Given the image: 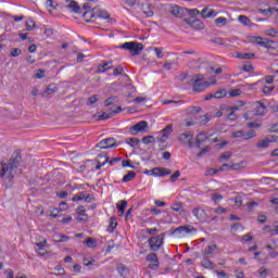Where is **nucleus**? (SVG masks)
I'll return each mask as SVG.
<instances>
[{
    "label": "nucleus",
    "mask_w": 278,
    "mask_h": 278,
    "mask_svg": "<svg viewBox=\"0 0 278 278\" xmlns=\"http://www.w3.org/2000/svg\"><path fill=\"white\" fill-rule=\"evenodd\" d=\"M21 162H23V156H21V151L16 150L11 155L8 163L1 162L0 179H7L8 186H12L18 168H21Z\"/></svg>",
    "instance_id": "1"
},
{
    "label": "nucleus",
    "mask_w": 278,
    "mask_h": 278,
    "mask_svg": "<svg viewBox=\"0 0 278 278\" xmlns=\"http://www.w3.org/2000/svg\"><path fill=\"white\" fill-rule=\"evenodd\" d=\"M190 84L192 86L193 92H203L210 86L216 85V80L208 83L205 81V76L203 74L193 75Z\"/></svg>",
    "instance_id": "2"
},
{
    "label": "nucleus",
    "mask_w": 278,
    "mask_h": 278,
    "mask_svg": "<svg viewBox=\"0 0 278 278\" xmlns=\"http://www.w3.org/2000/svg\"><path fill=\"white\" fill-rule=\"evenodd\" d=\"M119 49L129 51L131 55H140V52L144 49V45L137 41H129L119 46Z\"/></svg>",
    "instance_id": "3"
},
{
    "label": "nucleus",
    "mask_w": 278,
    "mask_h": 278,
    "mask_svg": "<svg viewBox=\"0 0 278 278\" xmlns=\"http://www.w3.org/2000/svg\"><path fill=\"white\" fill-rule=\"evenodd\" d=\"M88 14L90 15V18H94L96 16H98V18H110V13H108L106 10L103 9H99V8H93L92 10L86 11L83 14V18H86V16H88Z\"/></svg>",
    "instance_id": "4"
},
{
    "label": "nucleus",
    "mask_w": 278,
    "mask_h": 278,
    "mask_svg": "<svg viewBox=\"0 0 278 278\" xmlns=\"http://www.w3.org/2000/svg\"><path fill=\"white\" fill-rule=\"evenodd\" d=\"M121 112H123V108L121 106L111 108L108 112L96 114L93 118H96V121H108V118H112L115 114H121Z\"/></svg>",
    "instance_id": "5"
},
{
    "label": "nucleus",
    "mask_w": 278,
    "mask_h": 278,
    "mask_svg": "<svg viewBox=\"0 0 278 278\" xmlns=\"http://www.w3.org/2000/svg\"><path fill=\"white\" fill-rule=\"evenodd\" d=\"M254 42L260 45L261 47H265V49L275 50L277 48V42L262 37H254Z\"/></svg>",
    "instance_id": "6"
},
{
    "label": "nucleus",
    "mask_w": 278,
    "mask_h": 278,
    "mask_svg": "<svg viewBox=\"0 0 278 278\" xmlns=\"http://www.w3.org/2000/svg\"><path fill=\"white\" fill-rule=\"evenodd\" d=\"M257 136V132L254 129H251L250 131L244 130H237L231 134V138H241V140H251V138H255Z\"/></svg>",
    "instance_id": "7"
},
{
    "label": "nucleus",
    "mask_w": 278,
    "mask_h": 278,
    "mask_svg": "<svg viewBox=\"0 0 278 278\" xmlns=\"http://www.w3.org/2000/svg\"><path fill=\"white\" fill-rule=\"evenodd\" d=\"M162 244H164V233H161L156 237H151L149 239V245L152 251H157L162 248Z\"/></svg>",
    "instance_id": "8"
},
{
    "label": "nucleus",
    "mask_w": 278,
    "mask_h": 278,
    "mask_svg": "<svg viewBox=\"0 0 278 278\" xmlns=\"http://www.w3.org/2000/svg\"><path fill=\"white\" fill-rule=\"evenodd\" d=\"M147 129H149V123H147V121H141L129 128V134L136 136V134L147 131Z\"/></svg>",
    "instance_id": "9"
},
{
    "label": "nucleus",
    "mask_w": 278,
    "mask_h": 278,
    "mask_svg": "<svg viewBox=\"0 0 278 278\" xmlns=\"http://www.w3.org/2000/svg\"><path fill=\"white\" fill-rule=\"evenodd\" d=\"M173 124H168L164 129L161 130V136L157 137L159 142H166L170 134H173Z\"/></svg>",
    "instance_id": "10"
},
{
    "label": "nucleus",
    "mask_w": 278,
    "mask_h": 278,
    "mask_svg": "<svg viewBox=\"0 0 278 278\" xmlns=\"http://www.w3.org/2000/svg\"><path fill=\"white\" fill-rule=\"evenodd\" d=\"M147 262L151 263L149 265V268H151V270H157V268H160V260L157 258V254L155 253L148 254Z\"/></svg>",
    "instance_id": "11"
},
{
    "label": "nucleus",
    "mask_w": 278,
    "mask_h": 278,
    "mask_svg": "<svg viewBox=\"0 0 278 278\" xmlns=\"http://www.w3.org/2000/svg\"><path fill=\"white\" fill-rule=\"evenodd\" d=\"M112 147H116V140L114 138H108V139L101 140L96 146V149H112Z\"/></svg>",
    "instance_id": "12"
},
{
    "label": "nucleus",
    "mask_w": 278,
    "mask_h": 278,
    "mask_svg": "<svg viewBox=\"0 0 278 278\" xmlns=\"http://www.w3.org/2000/svg\"><path fill=\"white\" fill-rule=\"evenodd\" d=\"M147 173H151V175H154V177H166V175H170L173 170L168 168L154 167L152 170H148Z\"/></svg>",
    "instance_id": "13"
},
{
    "label": "nucleus",
    "mask_w": 278,
    "mask_h": 278,
    "mask_svg": "<svg viewBox=\"0 0 278 278\" xmlns=\"http://www.w3.org/2000/svg\"><path fill=\"white\" fill-rule=\"evenodd\" d=\"M278 137L277 136H270L269 138H265L256 143L257 149H268L270 147V142H277Z\"/></svg>",
    "instance_id": "14"
},
{
    "label": "nucleus",
    "mask_w": 278,
    "mask_h": 278,
    "mask_svg": "<svg viewBox=\"0 0 278 278\" xmlns=\"http://www.w3.org/2000/svg\"><path fill=\"white\" fill-rule=\"evenodd\" d=\"M170 14L177 18H184L186 16V9H180L179 5H174L169 9Z\"/></svg>",
    "instance_id": "15"
},
{
    "label": "nucleus",
    "mask_w": 278,
    "mask_h": 278,
    "mask_svg": "<svg viewBox=\"0 0 278 278\" xmlns=\"http://www.w3.org/2000/svg\"><path fill=\"white\" fill-rule=\"evenodd\" d=\"M181 232H185V233H192V232H197V228L194 227H188V226H179L178 228L174 229L172 231L173 235L175 233H181Z\"/></svg>",
    "instance_id": "16"
},
{
    "label": "nucleus",
    "mask_w": 278,
    "mask_h": 278,
    "mask_svg": "<svg viewBox=\"0 0 278 278\" xmlns=\"http://www.w3.org/2000/svg\"><path fill=\"white\" fill-rule=\"evenodd\" d=\"M76 214H78V216H84V218L81 217H77V222L78 223H87L88 220V214H86V208H84V206H78L76 208Z\"/></svg>",
    "instance_id": "17"
},
{
    "label": "nucleus",
    "mask_w": 278,
    "mask_h": 278,
    "mask_svg": "<svg viewBox=\"0 0 278 278\" xmlns=\"http://www.w3.org/2000/svg\"><path fill=\"white\" fill-rule=\"evenodd\" d=\"M201 55L199 53H194L193 59L188 61L189 68H197L201 64Z\"/></svg>",
    "instance_id": "18"
},
{
    "label": "nucleus",
    "mask_w": 278,
    "mask_h": 278,
    "mask_svg": "<svg viewBox=\"0 0 278 278\" xmlns=\"http://www.w3.org/2000/svg\"><path fill=\"white\" fill-rule=\"evenodd\" d=\"M207 140H210L207 132H200L195 139L197 148L201 149V144H203V142H207Z\"/></svg>",
    "instance_id": "19"
},
{
    "label": "nucleus",
    "mask_w": 278,
    "mask_h": 278,
    "mask_svg": "<svg viewBox=\"0 0 278 278\" xmlns=\"http://www.w3.org/2000/svg\"><path fill=\"white\" fill-rule=\"evenodd\" d=\"M266 104L262 102H256L255 104V115L256 116H264L266 114Z\"/></svg>",
    "instance_id": "20"
},
{
    "label": "nucleus",
    "mask_w": 278,
    "mask_h": 278,
    "mask_svg": "<svg viewBox=\"0 0 278 278\" xmlns=\"http://www.w3.org/2000/svg\"><path fill=\"white\" fill-rule=\"evenodd\" d=\"M201 266L203 268H207L208 270H214V268H216V264L214 262L210 261V257H207V256H203Z\"/></svg>",
    "instance_id": "21"
},
{
    "label": "nucleus",
    "mask_w": 278,
    "mask_h": 278,
    "mask_svg": "<svg viewBox=\"0 0 278 278\" xmlns=\"http://www.w3.org/2000/svg\"><path fill=\"white\" fill-rule=\"evenodd\" d=\"M67 3L66 8H68V10H73L76 14H81V7H79L77 1L70 0Z\"/></svg>",
    "instance_id": "22"
},
{
    "label": "nucleus",
    "mask_w": 278,
    "mask_h": 278,
    "mask_svg": "<svg viewBox=\"0 0 278 278\" xmlns=\"http://www.w3.org/2000/svg\"><path fill=\"white\" fill-rule=\"evenodd\" d=\"M55 92H58V86L55 84H50L41 93V97H49V94H55Z\"/></svg>",
    "instance_id": "23"
},
{
    "label": "nucleus",
    "mask_w": 278,
    "mask_h": 278,
    "mask_svg": "<svg viewBox=\"0 0 278 278\" xmlns=\"http://www.w3.org/2000/svg\"><path fill=\"white\" fill-rule=\"evenodd\" d=\"M216 249H218V247L216 244H211V245L206 247L202 252L203 257H212V255H214V251H216Z\"/></svg>",
    "instance_id": "24"
},
{
    "label": "nucleus",
    "mask_w": 278,
    "mask_h": 278,
    "mask_svg": "<svg viewBox=\"0 0 278 278\" xmlns=\"http://www.w3.org/2000/svg\"><path fill=\"white\" fill-rule=\"evenodd\" d=\"M179 142L182 144H188L192 140V134L190 132H182L178 137Z\"/></svg>",
    "instance_id": "25"
},
{
    "label": "nucleus",
    "mask_w": 278,
    "mask_h": 278,
    "mask_svg": "<svg viewBox=\"0 0 278 278\" xmlns=\"http://www.w3.org/2000/svg\"><path fill=\"white\" fill-rule=\"evenodd\" d=\"M192 214H193V216H195V218L198 220H205V211L204 210L195 207L192 210Z\"/></svg>",
    "instance_id": "26"
},
{
    "label": "nucleus",
    "mask_w": 278,
    "mask_h": 278,
    "mask_svg": "<svg viewBox=\"0 0 278 278\" xmlns=\"http://www.w3.org/2000/svg\"><path fill=\"white\" fill-rule=\"evenodd\" d=\"M142 12L146 16H153V7L150 3L142 4Z\"/></svg>",
    "instance_id": "27"
},
{
    "label": "nucleus",
    "mask_w": 278,
    "mask_h": 278,
    "mask_svg": "<svg viewBox=\"0 0 278 278\" xmlns=\"http://www.w3.org/2000/svg\"><path fill=\"white\" fill-rule=\"evenodd\" d=\"M202 18H212V16H216L214 10H208L207 8L201 11Z\"/></svg>",
    "instance_id": "28"
},
{
    "label": "nucleus",
    "mask_w": 278,
    "mask_h": 278,
    "mask_svg": "<svg viewBox=\"0 0 278 278\" xmlns=\"http://www.w3.org/2000/svg\"><path fill=\"white\" fill-rule=\"evenodd\" d=\"M84 244L89 249H97V240L92 237L87 238V240L84 241Z\"/></svg>",
    "instance_id": "29"
},
{
    "label": "nucleus",
    "mask_w": 278,
    "mask_h": 278,
    "mask_svg": "<svg viewBox=\"0 0 278 278\" xmlns=\"http://www.w3.org/2000/svg\"><path fill=\"white\" fill-rule=\"evenodd\" d=\"M236 58H238V60H253L255 58V54H253V53H237Z\"/></svg>",
    "instance_id": "30"
},
{
    "label": "nucleus",
    "mask_w": 278,
    "mask_h": 278,
    "mask_svg": "<svg viewBox=\"0 0 278 278\" xmlns=\"http://www.w3.org/2000/svg\"><path fill=\"white\" fill-rule=\"evenodd\" d=\"M110 64H112V62H106V63L100 64L98 66L97 73H105V71H110V68H112V66H110Z\"/></svg>",
    "instance_id": "31"
},
{
    "label": "nucleus",
    "mask_w": 278,
    "mask_h": 278,
    "mask_svg": "<svg viewBox=\"0 0 278 278\" xmlns=\"http://www.w3.org/2000/svg\"><path fill=\"white\" fill-rule=\"evenodd\" d=\"M136 179V172H128L122 179L123 184H127V181H131Z\"/></svg>",
    "instance_id": "32"
},
{
    "label": "nucleus",
    "mask_w": 278,
    "mask_h": 278,
    "mask_svg": "<svg viewBox=\"0 0 278 278\" xmlns=\"http://www.w3.org/2000/svg\"><path fill=\"white\" fill-rule=\"evenodd\" d=\"M114 103H118V97H116V96H112V97L108 98V99L104 101L105 108H108V106H110V105H114Z\"/></svg>",
    "instance_id": "33"
},
{
    "label": "nucleus",
    "mask_w": 278,
    "mask_h": 278,
    "mask_svg": "<svg viewBox=\"0 0 278 278\" xmlns=\"http://www.w3.org/2000/svg\"><path fill=\"white\" fill-rule=\"evenodd\" d=\"M115 227H118V223L116 222V217H111V218H110V225H109L108 231H110L111 233H113Z\"/></svg>",
    "instance_id": "34"
},
{
    "label": "nucleus",
    "mask_w": 278,
    "mask_h": 278,
    "mask_svg": "<svg viewBox=\"0 0 278 278\" xmlns=\"http://www.w3.org/2000/svg\"><path fill=\"white\" fill-rule=\"evenodd\" d=\"M125 142L130 147H138V144H140V140L138 138H126Z\"/></svg>",
    "instance_id": "35"
},
{
    "label": "nucleus",
    "mask_w": 278,
    "mask_h": 278,
    "mask_svg": "<svg viewBox=\"0 0 278 278\" xmlns=\"http://www.w3.org/2000/svg\"><path fill=\"white\" fill-rule=\"evenodd\" d=\"M117 210L121 214H125V210H127V201L123 200L117 203Z\"/></svg>",
    "instance_id": "36"
},
{
    "label": "nucleus",
    "mask_w": 278,
    "mask_h": 278,
    "mask_svg": "<svg viewBox=\"0 0 278 278\" xmlns=\"http://www.w3.org/2000/svg\"><path fill=\"white\" fill-rule=\"evenodd\" d=\"M215 25L217 27H225V25H227V17H217L215 20Z\"/></svg>",
    "instance_id": "37"
},
{
    "label": "nucleus",
    "mask_w": 278,
    "mask_h": 278,
    "mask_svg": "<svg viewBox=\"0 0 278 278\" xmlns=\"http://www.w3.org/2000/svg\"><path fill=\"white\" fill-rule=\"evenodd\" d=\"M35 28H36V22L34 20L26 21L27 31H34Z\"/></svg>",
    "instance_id": "38"
},
{
    "label": "nucleus",
    "mask_w": 278,
    "mask_h": 278,
    "mask_svg": "<svg viewBox=\"0 0 278 278\" xmlns=\"http://www.w3.org/2000/svg\"><path fill=\"white\" fill-rule=\"evenodd\" d=\"M215 99H224V97H227V90L220 89L214 93Z\"/></svg>",
    "instance_id": "39"
},
{
    "label": "nucleus",
    "mask_w": 278,
    "mask_h": 278,
    "mask_svg": "<svg viewBox=\"0 0 278 278\" xmlns=\"http://www.w3.org/2000/svg\"><path fill=\"white\" fill-rule=\"evenodd\" d=\"M189 14V16H198V14H201L199 9H186L185 8V14Z\"/></svg>",
    "instance_id": "40"
},
{
    "label": "nucleus",
    "mask_w": 278,
    "mask_h": 278,
    "mask_svg": "<svg viewBox=\"0 0 278 278\" xmlns=\"http://www.w3.org/2000/svg\"><path fill=\"white\" fill-rule=\"evenodd\" d=\"M192 27H194V29H203V27H205V24H203V22H201L200 20H194L192 22Z\"/></svg>",
    "instance_id": "41"
},
{
    "label": "nucleus",
    "mask_w": 278,
    "mask_h": 278,
    "mask_svg": "<svg viewBox=\"0 0 278 278\" xmlns=\"http://www.w3.org/2000/svg\"><path fill=\"white\" fill-rule=\"evenodd\" d=\"M141 141L143 142V144H151V143L155 142V137L147 136V137H143L141 139Z\"/></svg>",
    "instance_id": "42"
},
{
    "label": "nucleus",
    "mask_w": 278,
    "mask_h": 278,
    "mask_svg": "<svg viewBox=\"0 0 278 278\" xmlns=\"http://www.w3.org/2000/svg\"><path fill=\"white\" fill-rule=\"evenodd\" d=\"M99 101V94H94L88 98L87 105H94Z\"/></svg>",
    "instance_id": "43"
},
{
    "label": "nucleus",
    "mask_w": 278,
    "mask_h": 278,
    "mask_svg": "<svg viewBox=\"0 0 278 278\" xmlns=\"http://www.w3.org/2000/svg\"><path fill=\"white\" fill-rule=\"evenodd\" d=\"M117 271L121 275V277H123L125 273H127V266H125L124 264H118Z\"/></svg>",
    "instance_id": "44"
},
{
    "label": "nucleus",
    "mask_w": 278,
    "mask_h": 278,
    "mask_svg": "<svg viewBox=\"0 0 278 278\" xmlns=\"http://www.w3.org/2000/svg\"><path fill=\"white\" fill-rule=\"evenodd\" d=\"M23 53V50L21 48H13L11 50V58H18Z\"/></svg>",
    "instance_id": "45"
},
{
    "label": "nucleus",
    "mask_w": 278,
    "mask_h": 278,
    "mask_svg": "<svg viewBox=\"0 0 278 278\" xmlns=\"http://www.w3.org/2000/svg\"><path fill=\"white\" fill-rule=\"evenodd\" d=\"M238 21L242 23V25H249V23H251V20L245 15H239Z\"/></svg>",
    "instance_id": "46"
},
{
    "label": "nucleus",
    "mask_w": 278,
    "mask_h": 278,
    "mask_svg": "<svg viewBox=\"0 0 278 278\" xmlns=\"http://www.w3.org/2000/svg\"><path fill=\"white\" fill-rule=\"evenodd\" d=\"M83 199H86V193L85 192H79L77 193L74 198H72V201H83Z\"/></svg>",
    "instance_id": "47"
},
{
    "label": "nucleus",
    "mask_w": 278,
    "mask_h": 278,
    "mask_svg": "<svg viewBox=\"0 0 278 278\" xmlns=\"http://www.w3.org/2000/svg\"><path fill=\"white\" fill-rule=\"evenodd\" d=\"M229 97H240V94H242V90L241 89H232L228 92Z\"/></svg>",
    "instance_id": "48"
},
{
    "label": "nucleus",
    "mask_w": 278,
    "mask_h": 278,
    "mask_svg": "<svg viewBox=\"0 0 278 278\" xmlns=\"http://www.w3.org/2000/svg\"><path fill=\"white\" fill-rule=\"evenodd\" d=\"M154 52L156 58L162 59L164 58V49L163 48H154Z\"/></svg>",
    "instance_id": "49"
},
{
    "label": "nucleus",
    "mask_w": 278,
    "mask_h": 278,
    "mask_svg": "<svg viewBox=\"0 0 278 278\" xmlns=\"http://www.w3.org/2000/svg\"><path fill=\"white\" fill-rule=\"evenodd\" d=\"M199 112H201V108L200 106H190L188 109V113L189 114H199Z\"/></svg>",
    "instance_id": "50"
},
{
    "label": "nucleus",
    "mask_w": 278,
    "mask_h": 278,
    "mask_svg": "<svg viewBox=\"0 0 278 278\" xmlns=\"http://www.w3.org/2000/svg\"><path fill=\"white\" fill-rule=\"evenodd\" d=\"M101 157V159H100ZM99 160H100V164H103L105 162V164H108V155L105 154H99L97 156V163H99Z\"/></svg>",
    "instance_id": "51"
},
{
    "label": "nucleus",
    "mask_w": 278,
    "mask_h": 278,
    "mask_svg": "<svg viewBox=\"0 0 278 278\" xmlns=\"http://www.w3.org/2000/svg\"><path fill=\"white\" fill-rule=\"evenodd\" d=\"M94 258L90 257V258H84L83 260V264L84 266H92L94 264Z\"/></svg>",
    "instance_id": "52"
},
{
    "label": "nucleus",
    "mask_w": 278,
    "mask_h": 278,
    "mask_svg": "<svg viewBox=\"0 0 278 278\" xmlns=\"http://www.w3.org/2000/svg\"><path fill=\"white\" fill-rule=\"evenodd\" d=\"M181 207H184V204L181 202H178V203L173 204L172 210L174 212H181Z\"/></svg>",
    "instance_id": "53"
},
{
    "label": "nucleus",
    "mask_w": 278,
    "mask_h": 278,
    "mask_svg": "<svg viewBox=\"0 0 278 278\" xmlns=\"http://www.w3.org/2000/svg\"><path fill=\"white\" fill-rule=\"evenodd\" d=\"M211 199H212V201H214V203H216V201H223V194H220V193H213L211 195Z\"/></svg>",
    "instance_id": "54"
},
{
    "label": "nucleus",
    "mask_w": 278,
    "mask_h": 278,
    "mask_svg": "<svg viewBox=\"0 0 278 278\" xmlns=\"http://www.w3.org/2000/svg\"><path fill=\"white\" fill-rule=\"evenodd\" d=\"M211 42H213L214 45H219V46L225 45V40L220 37H216L214 39H211Z\"/></svg>",
    "instance_id": "55"
},
{
    "label": "nucleus",
    "mask_w": 278,
    "mask_h": 278,
    "mask_svg": "<svg viewBox=\"0 0 278 278\" xmlns=\"http://www.w3.org/2000/svg\"><path fill=\"white\" fill-rule=\"evenodd\" d=\"M179 177H181V172L176 170V172L170 176V181L175 182V181H177V179H179Z\"/></svg>",
    "instance_id": "56"
},
{
    "label": "nucleus",
    "mask_w": 278,
    "mask_h": 278,
    "mask_svg": "<svg viewBox=\"0 0 278 278\" xmlns=\"http://www.w3.org/2000/svg\"><path fill=\"white\" fill-rule=\"evenodd\" d=\"M227 121H238V114H236V112H230L228 115H227Z\"/></svg>",
    "instance_id": "57"
},
{
    "label": "nucleus",
    "mask_w": 278,
    "mask_h": 278,
    "mask_svg": "<svg viewBox=\"0 0 278 278\" xmlns=\"http://www.w3.org/2000/svg\"><path fill=\"white\" fill-rule=\"evenodd\" d=\"M211 118H210V115L205 114V115H202L200 117V123H202V125H205L207 123H210Z\"/></svg>",
    "instance_id": "58"
},
{
    "label": "nucleus",
    "mask_w": 278,
    "mask_h": 278,
    "mask_svg": "<svg viewBox=\"0 0 278 278\" xmlns=\"http://www.w3.org/2000/svg\"><path fill=\"white\" fill-rule=\"evenodd\" d=\"M118 162H121V157H113L110 160V157H108V162L110 164V166H114V164H118Z\"/></svg>",
    "instance_id": "59"
},
{
    "label": "nucleus",
    "mask_w": 278,
    "mask_h": 278,
    "mask_svg": "<svg viewBox=\"0 0 278 278\" xmlns=\"http://www.w3.org/2000/svg\"><path fill=\"white\" fill-rule=\"evenodd\" d=\"M274 90H275V87L264 86L262 92L264 94H270V92H273Z\"/></svg>",
    "instance_id": "60"
},
{
    "label": "nucleus",
    "mask_w": 278,
    "mask_h": 278,
    "mask_svg": "<svg viewBox=\"0 0 278 278\" xmlns=\"http://www.w3.org/2000/svg\"><path fill=\"white\" fill-rule=\"evenodd\" d=\"M210 149H212V148H210V146H206L204 149H202V150L198 153L197 157H203V155H205V153H207V152L210 151Z\"/></svg>",
    "instance_id": "61"
},
{
    "label": "nucleus",
    "mask_w": 278,
    "mask_h": 278,
    "mask_svg": "<svg viewBox=\"0 0 278 278\" xmlns=\"http://www.w3.org/2000/svg\"><path fill=\"white\" fill-rule=\"evenodd\" d=\"M35 77L37 79H42V77H45V70H37L35 73Z\"/></svg>",
    "instance_id": "62"
},
{
    "label": "nucleus",
    "mask_w": 278,
    "mask_h": 278,
    "mask_svg": "<svg viewBox=\"0 0 278 278\" xmlns=\"http://www.w3.org/2000/svg\"><path fill=\"white\" fill-rule=\"evenodd\" d=\"M113 75L115 77H118V75H123V66H117L115 70H113Z\"/></svg>",
    "instance_id": "63"
},
{
    "label": "nucleus",
    "mask_w": 278,
    "mask_h": 278,
    "mask_svg": "<svg viewBox=\"0 0 278 278\" xmlns=\"http://www.w3.org/2000/svg\"><path fill=\"white\" fill-rule=\"evenodd\" d=\"M70 237L66 235H60L58 242H68Z\"/></svg>",
    "instance_id": "64"
}]
</instances>
